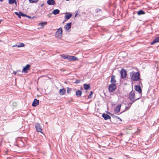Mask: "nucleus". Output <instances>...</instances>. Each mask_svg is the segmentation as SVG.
Segmentation results:
<instances>
[{
  "label": "nucleus",
  "mask_w": 159,
  "mask_h": 159,
  "mask_svg": "<svg viewBox=\"0 0 159 159\" xmlns=\"http://www.w3.org/2000/svg\"><path fill=\"white\" fill-rule=\"evenodd\" d=\"M130 74L131 76V79L133 81H137L140 79V74L139 72L132 71L130 73Z\"/></svg>",
  "instance_id": "obj_1"
},
{
  "label": "nucleus",
  "mask_w": 159,
  "mask_h": 159,
  "mask_svg": "<svg viewBox=\"0 0 159 159\" xmlns=\"http://www.w3.org/2000/svg\"><path fill=\"white\" fill-rule=\"evenodd\" d=\"M135 93L134 91H133L132 90L129 93V99L132 102L131 103V104H132L136 101L140 99L141 97V94L139 95V97L138 98H136V96L135 97Z\"/></svg>",
  "instance_id": "obj_2"
},
{
  "label": "nucleus",
  "mask_w": 159,
  "mask_h": 159,
  "mask_svg": "<svg viewBox=\"0 0 159 159\" xmlns=\"http://www.w3.org/2000/svg\"><path fill=\"white\" fill-rule=\"evenodd\" d=\"M116 89V86L115 84L111 83L109 86V90L111 92H113Z\"/></svg>",
  "instance_id": "obj_3"
},
{
  "label": "nucleus",
  "mask_w": 159,
  "mask_h": 159,
  "mask_svg": "<svg viewBox=\"0 0 159 159\" xmlns=\"http://www.w3.org/2000/svg\"><path fill=\"white\" fill-rule=\"evenodd\" d=\"M120 74L121 79H125L127 75L126 71L124 69H122L120 71Z\"/></svg>",
  "instance_id": "obj_4"
},
{
  "label": "nucleus",
  "mask_w": 159,
  "mask_h": 159,
  "mask_svg": "<svg viewBox=\"0 0 159 159\" xmlns=\"http://www.w3.org/2000/svg\"><path fill=\"white\" fill-rule=\"evenodd\" d=\"M30 66L29 64H27L24 67L22 72H25L26 73L28 72V70H29L30 69Z\"/></svg>",
  "instance_id": "obj_5"
},
{
  "label": "nucleus",
  "mask_w": 159,
  "mask_h": 159,
  "mask_svg": "<svg viewBox=\"0 0 159 159\" xmlns=\"http://www.w3.org/2000/svg\"><path fill=\"white\" fill-rule=\"evenodd\" d=\"M35 127L36 130L38 132H41L42 128L41 126L38 123H36L35 124Z\"/></svg>",
  "instance_id": "obj_6"
},
{
  "label": "nucleus",
  "mask_w": 159,
  "mask_h": 159,
  "mask_svg": "<svg viewBox=\"0 0 159 159\" xmlns=\"http://www.w3.org/2000/svg\"><path fill=\"white\" fill-rule=\"evenodd\" d=\"M62 30L61 28L60 27L57 29V30L56 32V34L58 36H61L62 35Z\"/></svg>",
  "instance_id": "obj_7"
},
{
  "label": "nucleus",
  "mask_w": 159,
  "mask_h": 159,
  "mask_svg": "<svg viewBox=\"0 0 159 159\" xmlns=\"http://www.w3.org/2000/svg\"><path fill=\"white\" fill-rule=\"evenodd\" d=\"M135 90L138 91L139 93H142V90L141 89L140 85H136L135 86Z\"/></svg>",
  "instance_id": "obj_8"
},
{
  "label": "nucleus",
  "mask_w": 159,
  "mask_h": 159,
  "mask_svg": "<svg viewBox=\"0 0 159 159\" xmlns=\"http://www.w3.org/2000/svg\"><path fill=\"white\" fill-rule=\"evenodd\" d=\"M39 103V100L35 98L34 99V101L32 104V106L33 107H36L37 106Z\"/></svg>",
  "instance_id": "obj_9"
},
{
  "label": "nucleus",
  "mask_w": 159,
  "mask_h": 159,
  "mask_svg": "<svg viewBox=\"0 0 159 159\" xmlns=\"http://www.w3.org/2000/svg\"><path fill=\"white\" fill-rule=\"evenodd\" d=\"M102 116L104 118L105 120L110 119L111 118V116L107 114L104 113L102 115Z\"/></svg>",
  "instance_id": "obj_10"
},
{
  "label": "nucleus",
  "mask_w": 159,
  "mask_h": 159,
  "mask_svg": "<svg viewBox=\"0 0 159 159\" xmlns=\"http://www.w3.org/2000/svg\"><path fill=\"white\" fill-rule=\"evenodd\" d=\"M72 14L71 13L67 12L65 16V18L67 20L69 19L72 16Z\"/></svg>",
  "instance_id": "obj_11"
},
{
  "label": "nucleus",
  "mask_w": 159,
  "mask_h": 159,
  "mask_svg": "<svg viewBox=\"0 0 159 159\" xmlns=\"http://www.w3.org/2000/svg\"><path fill=\"white\" fill-rule=\"evenodd\" d=\"M157 42H159V36L156 37L151 42V45H153L154 43Z\"/></svg>",
  "instance_id": "obj_12"
},
{
  "label": "nucleus",
  "mask_w": 159,
  "mask_h": 159,
  "mask_svg": "<svg viewBox=\"0 0 159 159\" xmlns=\"http://www.w3.org/2000/svg\"><path fill=\"white\" fill-rule=\"evenodd\" d=\"M47 3L48 5H51L55 4L56 2L54 0H48Z\"/></svg>",
  "instance_id": "obj_13"
},
{
  "label": "nucleus",
  "mask_w": 159,
  "mask_h": 159,
  "mask_svg": "<svg viewBox=\"0 0 159 159\" xmlns=\"http://www.w3.org/2000/svg\"><path fill=\"white\" fill-rule=\"evenodd\" d=\"M71 24H72L71 22H70V23H67L64 26V28L67 30H69L71 28Z\"/></svg>",
  "instance_id": "obj_14"
},
{
  "label": "nucleus",
  "mask_w": 159,
  "mask_h": 159,
  "mask_svg": "<svg viewBox=\"0 0 159 159\" xmlns=\"http://www.w3.org/2000/svg\"><path fill=\"white\" fill-rule=\"evenodd\" d=\"M61 58H63L64 59H69V56L68 55H65L62 54L60 55Z\"/></svg>",
  "instance_id": "obj_15"
},
{
  "label": "nucleus",
  "mask_w": 159,
  "mask_h": 159,
  "mask_svg": "<svg viewBox=\"0 0 159 159\" xmlns=\"http://www.w3.org/2000/svg\"><path fill=\"white\" fill-rule=\"evenodd\" d=\"M110 82L111 83L115 84L116 81L115 79V76L114 75H112L111 76V79Z\"/></svg>",
  "instance_id": "obj_16"
},
{
  "label": "nucleus",
  "mask_w": 159,
  "mask_h": 159,
  "mask_svg": "<svg viewBox=\"0 0 159 159\" xmlns=\"http://www.w3.org/2000/svg\"><path fill=\"white\" fill-rule=\"evenodd\" d=\"M82 94V91L80 90H78L76 92V96L78 97H80L81 96Z\"/></svg>",
  "instance_id": "obj_17"
},
{
  "label": "nucleus",
  "mask_w": 159,
  "mask_h": 159,
  "mask_svg": "<svg viewBox=\"0 0 159 159\" xmlns=\"http://www.w3.org/2000/svg\"><path fill=\"white\" fill-rule=\"evenodd\" d=\"M66 90L64 89H61L59 90V93L61 95L64 94L66 93Z\"/></svg>",
  "instance_id": "obj_18"
},
{
  "label": "nucleus",
  "mask_w": 159,
  "mask_h": 159,
  "mask_svg": "<svg viewBox=\"0 0 159 159\" xmlns=\"http://www.w3.org/2000/svg\"><path fill=\"white\" fill-rule=\"evenodd\" d=\"M145 13V12L142 10H141L137 11V14L139 16H140L142 15H144Z\"/></svg>",
  "instance_id": "obj_19"
},
{
  "label": "nucleus",
  "mask_w": 159,
  "mask_h": 159,
  "mask_svg": "<svg viewBox=\"0 0 159 159\" xmlns=\"http://www.w3.org/2000/svg\"><path fill=\"white\" fill-rule=\"evenodd\" d=\"M84 87L85 90H88L90 89V87L89 84H84Z\"/></svg>",
  "instance_id": "obj_20"
},
{
  "label": "nucleus",
  "mask_w": 159,
  "mask_h": 159,
  "mask_svg": "<svg viewBox=\"0 0 159 159\" xmlns=\"http://www.w3.org/2000/svg\"><path fill=\"white\" fill-rule=\"evenodd\" d=\"M59 12L60 11L58 9H56L53 11L52 13L54 15H56L58 14Z\"/></svg>",
  "instance_id": "obj_21"
},
{
  "label": "nucleus",
  "mask_w": 159,
  "mask_h": 159,
  "mask_svg": "<svg viewBox=\"0 0 159 159\" xmlns=\"http://www.w3.org/2000/svg\"><path fill=\"white\" fill-rule=\"evenodd\" d=\"M47 24V22L46 21H45L43 22H42L39 24V25L41 26L43 28L44 26L46 25Z\"/></svg>",
  "instance_id": "obj_22"
},
{
  "label": "nucleus",
  "mask_w": 159,
  "mask_h": 159,
  "mask_svg": "<svg viewBox=\"0 0 159 159\" xmlns=\"http://www.w3.org/2000/svg\"><path fill=\"white\" fill-rule=\"evenodd\" d=\"M77 59V58L76 57H75L74 56H69V59L71 61H75Z\"/></svg>",
  "instance_id": "obj_23"
},
{
  "label": "nucleus",
  "mask_w": 159,
  "mask_h": 159,
  "mask_svg": "<svg viewBox=\"0 0 159 159\" xmlns=\"http://www.w3.org/2000/svg\"><path fill=\"white\" fill-rule=\"evenodd\" d=\"M120 110H114V112L115 114H116L118 115H119L120 114L122 113L125 112V111L124 110L122 112L120 113Z\"/></svg>",
  "instance_id": "obj_24"
},
{
  "label": "nucleus",
  "mask_w": 159,
  "mask_h": 159,
  "mask_svg": "<svg viewBox=\"0 0 159 159\" xmlns=\"http://www.w3.org/2000/svg\"><path fill=\"white\" fill-rule=\"evenodd\" d=\"M19 44L17 46V47L18 48L23 47L25 46L24 44L22 43H19Z\"/></svg>",
  "instance_id": "obj_25"
},
{
  "label": "nucleus",
  "mask_w": 159,
  "mask_h": 159,
  "mask_svg": "<svg viewBox=\"0 0 159 159\" xmlns=\"http://www.w3.org/2000/svg\"><path fill=\"white\" fill-rule=\"evenodd\" d=\"M15 0H9L8 3L10 4H12L15 2Z\"/></svg>",
  "instance_id": "obj_26"
},
{
  "label": "nucleus",
  "mask_w": 159,
  "mask_h": 159,
  "mask_svg": "<svg viewBox=\"0 0 159 159\" xmlns=\"http://www.w3.org/2000/svg\"><path fill=\"white\" fill-rule=\"evenodd\" d=\"M39 0H29V2L30 3H35L37 2Z\"/></svg>",
  "instance_id": "obj_27"
},
{
  "label": "nucleus",
  "mask_w": 159,
  "mask_h": 159,
  "mask_svg": "<svg viewBox=\"0 0 159 159\" xmlns=\"http://www.w3.org/2000/svg\"><path fill=\"white\" fill-rule=\"evenodd\" d=\"M93 94V92L92 91H91L90 92V94L89 95L88 97V99H90L92 98V95Z\"/></svg>",
  "instance_id": "obj_28"
},
{
  "label": "nucleus",
  "mask_w": 159,
  "mask_h": 159,
  "mask_svg": "<svg viewBox=\"0 0 159 159\" xmlns=\"http://www.w3.org/2000/svg\"><path fill=\"white\" fill-rule=\"evenodd\" d=\"M121 105L118 104L116 107L115 109H120L121 108Z\"/></svg>",
  "instance_id": "obj_29"
},
{
  "label": "nucleus",
  "mask_w": 159,
  "mask_h": 159,
  "mask_svg": "<svg viewBox=\"0 0 159 159\" xmlns=\"http://www.w3.org/2000/svg\"><path fill=\"white\" fill-rule=\"evenodd\" d=\"M15 14L16 15H17L18 17L19 18H21V16H20V13H19H19H18V12H14Z\"/></svg>",
  "instance_id": "obj_30"
},
{
  "label": "nucleus",
  "mask_w": 159,
  "mask_h": 159,
  "mask_svg": "<svg viewBox=\"0 0 159 159\" xmlns=\"http://www.w3.org/2000/svg\"><path fill=\"white\" fill-rule=\"evenodd\" d=\"M71 90V89L70 88L67 87V93L68 94L70 93Z\"/></svg>",
  "instance_id": "obj_31"
},
{
  "label": "nucleus",
  "mask_w": 159,
  "mask_h": 159,
  "mask_svg": "<svg viewBox=\"0 0 159 159\" xmlns=\"http://www.w3.org/2000/svg\"><path fill=\"white\" fill-rule=\"evenodd\" d=\"M19 13H20V16H21L23 17H26V14H24L22 13L21 11H19Z\"/></svg>",
  "instance_id": "obj_32"
},
{
  "label": "nucleus",
  "mask_w": 159,
  "mask_h": 159,
  "mask_svg": "<svg viewBox=\"0 0 159 159\" xmlns=\"http://www.w3.org/2000/svg\"><path fill=\"white\" fill-rule=\"evenodd\" d=\"M113 117L116 118V119L119 120L121 121H122V120L118 116H114H114H113Z\"/></svg>",
  "instance_id": "obj_33"
},
{
  "label": "nucleus",
  "mask_w": 159,
  "mask_h": 159,
  "mask_svg": "<svg viewBox=\"0 0 159 159\" xmlns=\"http://www.w3.org/2000/svg\"><path fill=\"white\" fill-rule=\"evenodd\" d=\"M80 80H76L75 82V83H76V84H79L80 83Z\"/></svg>",
  "instance_id": "obj_34"
},
{
  "label": "nucleus",
  "mask_w": 159,
  "mask_h": 159,
  "mask_svg": "<svg viewBox=\"0 0 159 159\" xmlns=\"http://www.w3.org/2000/svg\"><path fill=\"white\" fill-rule=\"evenodd\" d=\"M106 112L107 113V114H109L111 116H112V117L114 116V114H111V113H110L109 112H108V111H106Z\"/></svg>",
  "instance_id": "obj_35"
},
{
  "label": "nucleus",
  "mask_w": 159,
  "mask_h": 159,
  "mask_svg": "<svg viewBox=\"0 0 159 159\" xmlns=\"http://www.w3.org/2000/svg\"><path fill=\"white\" fill-rule=\"evenodd\" d=\"M26 17H28V18H30V19L32 18V17L30 16H28V15H26Z\"/></svg>",
  "instance_id": "obj_36"
},
{
  "label": "nucleus",
  "mask_w": 159,
  "mask_h": 159,
  "mask_svg": "<svg viewBox=\"0 0 159 159\" xmlns=\"http://www.w3.org/2000/svg\"><path fill=\"white\" fill-rule=\"evenodd\" d=\"M16 73H17V72L16 71H14V72H13V73L15 75H16Z\"/></svg>",
  "instance_id": "obj_37"
},
{
  "label": "nucleus",
  "mask_w": 159,
  "mask_h": 159,
  "mask_svg": "<svg viewBox=\"0 0 159 159\" xmlns=\"http://www.w3.org/2000/svg\"><path fill=\"white\" fill-rule=\"evenodd\" d=\"M16 71L17 72H17H20V70H17Z\"/></svg>",
  "instance_id": "obj_38"
},
{
  "label": "nucleus",
  "mask_w": 159,
  "mask_h": 159,
  "mask_svg": "<svg viewBox=\"0 0 159 159\" xmlns=\"http://www.w3.org/2000/svg\"><path fill=\"white\" fill-rule=\"evenodd\" d=\"M3 21V20L0 19V24L1 23V22Z\"/></svg>",
  "instance_id": "obj_39"
},
{
  "label": "nucleus",
  "mask_w": 159,
  "mask_h": 159,
  "mask_svg": "<svg viewBox=\"0 0 159 159\" xmlns=\"http://www.w3.org/2000/svg\"><path fill=\"white\" fill-rule=\"evenodd\" d=\"M17 45H13L12 46V47H17Z\"/></svg>",
  "instance_id": "obj_40"
},
{
  "label": "nucleus",
  "mask_w": 159,
  "mask_h": 159,
  "mask_svg": "<svg viewBox=\"0 0 159 159\" xmlns=\"http://www.w3.org/2000/svg\"><path fill=\"white\" fill-rule=\"evenodd\" d=\"M97 12L98 11H101V10L100 9H98L97 10Z\"/></svg>",
  "instance_id": "obj_41"
},
{
  "label": "nucleus",
  "mask_w": 159,
  "mask_h": 159,
  "mask_svg": "<svg viewBox=\"0 0 159 159\" xmlns=\"http://www.w3.org/2000/svg\"><path fill=\"white\" fill-rule=\"evenodd\" d=\"M14 3L15 4V5H16V6L17 5V3L16 2V0H15V2H14Z\"/></svg>",
  "instance_id": "obj_42"
},
{
  "label": "nucleus",
  "mask_w": 159,
  "mask_h": 159,
  "mask_svg": "<svg viewBox=\"0 0 159 159\" xmlns=\"http://www.w3.org/2000/svg\"><path fill=\"white\" fill-rule=\"evenodd\" d=\"M77 14H78V13H77V12L75 15V17H76L77 16Z\"/></svg>",
  "instance_id": "obj_43"
},
{
  "label": "nucleus",
  "mask_w": 159,
  "mask_h": 159,
  "mask_svg": "<svg viewBox=\"0 0 159 159\" xmlns=\"http://www.w3.org/2000/svg\"><path fill=\"white\" fill-rule=\"evenodd\" d=\"M44 5V4L43 3L42 4H41V7H42Z\"/></svg>",
  "instance_id": "obj_44"
},
{
  "label": "nucleus",
  "mask_w": 159,
  "mask_h": 159,
  "mask_svg": "<svg viewBox=\"0 0 159 159\" xmlns=\"http://www.w3.org/2000/svg\"><path fill=\"white\" fill-rule=\"evenodd\" d=\"M51 15V14H48V16H49V17H50V15Z\"/></svg>",
  "instance_id": "obj_45"
},
{
  "label": "nucleus",
  "mask_w": 159,
  "mask_h": 159,
  "mask_svg": "<svg viewBox=\"0 0 159 159\" xmlns=\"http://www.w3.org/2000/svg\"><path fill=\"white\" fill-rule=\"evenodd\" d=\"M3 1V0H0V1L1 2H2Z\"/></svg>",
  "instance_id": "obj_46"
},
{
  "label": "nucleus",
  "mask_w": 159,
  "mask_h": 159,
  "mask_svg": "<svg viewBox=\"0 0 159 159\" xmlns=\"http://www.w3.org/2000/svg\"><path fill=\"white\" fill-rule=\"evenodd\" d=\"M139 84H141V83L140 81H139Z\"/></svg>",
  "instance_id": "obj_47"
},
{
  "label": "nucleus",
  "mask_w": 159,
  "mask_h": 159,
  "mask_svg": "<svg viewBox=\"0 0 159 159\" xmlns=\"http://www.w3.org/2000/svg\"><path fill=\"white\" fill-rule=\"evenodd\" d=\"M81 89H83V88L82 87H81Z\"/></svg>",
  "instance_id": "obj_48"
},
{
  "label": "nucleus",
  "mask_w": 159,
  "mask_h": 159,
  "mask_svg": "<svg viewBox=\"0 0 159 159\" xmlns=\"http://www.w3.org/2000/svg\"><path fill=\"white\" fill-rule=\"evenodd\" d=\"M66 21V20H65L64 21H63V22H64L65 21Z\"/></svg>",
  "instance_id": "obj_49"
},
{
  "label": "nucleus",
  "mask_w": 159,
  "mask_h": 159,
  "mask_svg": "<svg viewBox=\"0 0 159 159\" xmlns=\"http://www.w3.org/2000/svg\"><path fill=\"white\" fill-rule=\"evenodd\" d=\"M66 0V1H69L70 0Z\"/></svg>",
  "instance_id": "obj_50"
}]
</instances>
